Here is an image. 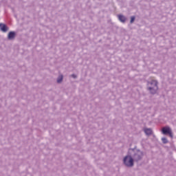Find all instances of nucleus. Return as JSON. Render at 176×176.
I'll list each match as a JSON object with an SVG mask.
<instances>
[{"label": "nucleus", "instance_id": "1", "mask_svg": "<svg viewBox=\"0 0 176 176\" xmlns=\"http://www.w3.org/2000/svg\"><path fill=\"white\" fill-rule=\"evenodd\" d=\"M123 163L126 167H133L134 166V158L130 153V150L128 152V154L124 157Z\"/></svg>", "mask_w": 176, "mask_h": 176}, {"label": "nucleus", "instance_id": "2", "mask_svg": "<svg viewBox=\"0 0 176 176\" xmlns=\"http://www.w3.org/2000/svg\"><path fill=\"white\" fill-rule=\"evenodd\" d=\"M129 151L131 155H132V157H133V160L135 162H140V160H141L144 156V153L140 150L130 149Z\"/></svg>", "mask_w": 176, "mask_h": 176}, {"label": "nucleus", "instance_id": "3", "mask_svg": "<svg viewBox=\"0 0 176 176\" xmlns=\"http://www.w3.org/2000/svg\"><path fill=\"white\" fill-rule=\"evenodd\" d=\"M148 89L151 93V94H155V93L157 91V81L155 80H152L151 82H148Z\"/></svg>", "mask_w": 176, "mask_h": 176}, {"label": "nucleus", "instance_id": "4", "mask_svg": "<svg viewBox=\"0 0 176 176\" xmlns=\"http://www.w3.org/2000/svg\"><path fill=\"white\" fill-rule=\"evenodd\" d=\"M162 134H164V135H167V134H168L169 137H170V138H173V131L171 130V128H170V126H164L162 128Z\"/></svg>", "mask_w": 176, "mask_h": 176}, {"label": "nucleus", "instance_id": "5", "mask_svg": "<svg viewBox=\"0 0 176 176\" xmlns=\"http://www.w3.org/2000/svg\"><path fill=\"white\" fill-rule=\"evenodd\" d=\"M0 30L2 32H7L9 30V28L3 23H0Z\"/></svg>", "mask_w": 176, "mask_h": 176}, {"label": "nucleus", "instance_id": "6", "mask_svg": "<svg viewBox=\"0 0 176 176\" xmlns=\"http://www.w3.org/2000/svg\"><path fill=\"white\" fill-rule=\"evenodd\" d=\"M16 36V33L14 32H10L8 35V38L10 41L13 40Z\"/></svg>", "mask_w": 176, "mask_h": 176}, {"label": "nucleus", "instance_id": "7", "mask_svg": "<svg viewBox=\"0 0 176 176\" xmlns=\"http://www.w3.org/2000/svg\"><path fill=\"white\" fill-rule=\"evenodd\" d=\"M144 131L146 135H151L152 134V129H151V128H145L144 129Z\"/></svg>", "mask_w": 176, "mask_h": 176}, {"label": "nucleus", "instance_id": "8", "mask_svg": "<svg viewBox=\"0 0 176 176\" xmlns=\"http://www.w3.org/2000/svg\"><path fill=\"white\" fill-rule=\"evenodd\" d=\"M118 20L121 21V23H125L126 22V16L123 15H118Z\"/></svg>", "mask_w": 176, "mask_h": 176}, {"label": "nucleus", "instance_id": "9", "mask_svg": "<svg viewBox=\"0 0 176 176\" xmlns=\"http://www.w3.org/2000/svg\"><path fill=\"white\" fill-rule=\"evenodd\" d=\"M63 75H60L58 78H57V82L58 83H61L63 82Z\"/></svg>", "mask_w": 176, "mask_h": 176}, {"label": "nucleus", "instance_id": "10", "mask_svg": "<svg viewBox=\"0 0 176 176\" xmlns=\"http://www.w3.org/2000/svg\"><path fill=\"white\" fill-rule=\"evenodd\" d=\"M162 141L163 144H167V142H168V140H167V138H162Z\"/></svg>", "mask_w": 176, "mask_h": 176}, {"label": "nucleus", "instance_id": "11", "mask_svg": "<svg viewBox=\"0 0 176 176\" xmlns=\"http://www.w3.org/2000/svg\"><path fill=\"white\" fill-rule=\"evenodd\" d=\"M134 20H135V16H131V23H134Z\"/></svg>", "mask_w": 176, "mask_h": 176}, {"label": "nucleus", "instance_id": "12", "mask_svg": "<svg viewBox=\"0 0 176 176\" xmlns=\"http://www.w3.org/2000/svg\"><path fill=\"white\" fill-rule=\"evenodd\" d=\"M72 78H74V79H76V74H72Z\"/></svg>", "mask_w": 176, "mask_h": 176}]
</instances>
